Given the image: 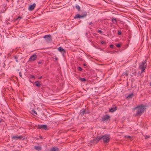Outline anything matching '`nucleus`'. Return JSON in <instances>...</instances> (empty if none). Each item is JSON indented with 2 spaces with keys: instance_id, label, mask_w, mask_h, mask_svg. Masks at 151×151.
Listing matches in <instances>:
<instances>
[{
  "instance_id": "39",
  "label": "nucleus",
  "mask_w": 151,
  "mask_h": 151,
  "mask_svg": "<svg viewBox=\"0 0 151 151\" xmlns=\"http://www.w3.org/2000/svg\"><path fill=\"white\" fill-rule=\"evenodd\" d=\"M38 64H42V62H39L38 63Z\"/></svg>"
},
{
  "instance_id": "9",
  "label": "nucleus",
  "mask_w": 151,
  "mask_h": 151,
  "mask_svg": "<svg viewBox=\"0 0 151 151\" xmlns=\"http://www.w3.org/2000/svg\"><path fill=\"white\" fill-rule=\"evenodd\" d=\"M146 67V65H140L139 67V68L142 70L141 71V73H142L145 71V69Z\"/></svg>"
},
{
  "instance_id": "14",
  "label": "nucleus",
  "mask_w": 151,
  "mask_h": 151,
  "mask_svg": "<svg viewBox=\"0 0 151 151\" xmlns=\"http://www.w3.org/2000/svg\"><path fill=\"white\" fill-rule=\"evenodd\" d=\"M40 81H37L35 82L34 84L37 87H39L40 86Z\"/></svg>"
},
{
  "instance_id": "24",
  "label": "nucleus",
  "mask_w": 151,
  "mask_h": 151,
  "mask_svg": "<svg viewBox=\"0 0 151 151\" xmlns=\"http://www.w3.org/2000/svg\"><path fill=\"white\" fill-rule=\"evenodd\" d=\"M79 80L83 82L86 81V79L84 78H81L79 79Z\"/></svg>"
},
{
  "instance_id": "25",
  "label": "nucleus",
  "mask_w": 151,
  "mask_h": 151,
  "mask_svg": "<svg viewBox=\"0 0 151 151\" xmlns=\"http://www.w3.org/2000/svg\"><path fill=\"white\" fill-rule=\"evenodd\" d=\"M14 58L15 59H16V61L17 62H18V57L17 56H14Z\"/></svg>"
},
{
  "instance_id": "37",
  "label": "nucleus",
  "mask_w": 151,
  "mask_h": 151,
  "mask_svg": "<svg viewBox=\"0 0 151 151\" xmlns=\"http://www.w3.org/2000/svg\"><path fill=\"white\" fill-rule=\"evenodd\" d=\"M114 47V46L112 45H110V47L111 48H113Z\"/></svg>"
},
{
  "instance_id": "5",
  "label": "nucleus",
  "mask_w": 151,
  "mask_h": 151,
  "mask_svg": "<svg viewBox=\"0 0 151 151\" xmlns=\"http://www.w3.org/2000/svg\"><path fill=\"white\" fill-rule=\"evenodd\" d=\"M110 116L108 115H106L103 116L102 118L101 121L103 122H107L110 120Z\"/></svg>"
},
{
  "instance_id": "4",
  "label": "nucleus",
  "mask_w": 151,
  "mask_h": 151,
  "mask_svg": "<svg viewBox=\"0 0 151 151\" xmlns=\"http://www.w3.org/2000/svg\"><path fill=\"white\" fill-rule=\"evenodd\" d=\"M99 136H97L95 138L93 139L91 141V143L93 144H96L98 143V142L100 140L99 139Z\"/></svg>"
},
{
  "instance_id": "36",
  "label": "nucleus",
  "mask_w": 151,
  "mask_h": 151,
  "mask_svg": "<svg viewBox=\"0 0 151 151\" xmlns=\"http://www.w3.org/2000/svg\"><path fill=\"white\" fill-rule=\"evenodd\" d=\"M98 32L99 33L102 34V31L101 30H98Z\"/></svg>"
},
{
  "instance_id": "46",
  "label": "nucleus",
  "mask_w": 151,
  "mask_h": 151,
  "mask_svg": "<svg viewBox=\"0 0 151 151\" xmlns=\"http://www.w3.org/2000/svg\"><path fill=\"white\" fill-rule=\"evenodd\" d=\"M55 59L56 60H57L58 59V58H55Z\"/></svg>"
},
{
  "instance_id": "20",
  "label": "nucleus",
  "mask_w": 151,
  "mask_h": 151,
  "mask_svg": "<svg viewBox=\"0 0 151 151\" xmlns=\"http://www.w3.org/2000/svg\"><path fill=\"white\" fill-rule=\"evenodd\" d=\"M82 18L86 17L87 15V13L86 12H84L81 15Z\"/></svg>"
},
{
  "instance_id": "23",
  "label": "nucleus",
  "mask_w": 151,
  "mask_h": 151,
  "mask_svg": "<svg viewBox=\"0 0 151 151\" xmlns=\"http://www.w3.org/2000/svg\"><path fill=\"white\" fill-rule=\"evenodd\" d=\"M75 7H76V9H77L78 10V11H80V7L79 5H76Z\"/></svg>"
},
{
  "instance_id": "45",
  "label": "nucleus",
  "mask_w": 151,
  "mask_h": 151,
  "mask_svg": "<svg viewBox=\"0 0 151 151\" xmlns=\"http://www.w3.org/2000/svg\"><path fill=\"white\" fill-rule=\"evenodd\" d=\"M40 139H42V136H40Z\"/></svg>"
},
{
  "instance_id": "38",
  "label": "nucleus",
  "mask_w": 151,
  "mask_h": 151,
  "mask_svg": "<svg viewBox=\"0 0 151 151\" xmlns=\"http://www.w3.org/2000/svg\"><path fill=\"white\" fill-rule=\"evenodd\" d=\"M150 138V137L149 136L146 135L145 136V139H147L148 138Z\"/></svg>"
},
{
  "instance_id": "30",
  "label": "nucleus",
  "mask_w": 151,
  "mask_h": 151,
  "mask_svg": "<svg viewBox=\"0 0 151 151\" xmlns=\"http://www.w3.org/2000/svg\"><path fill=\"white\" fill-rule=\"evenodd\" d=\"M118 35H120L122 34V32L121 30H118Z\"/></svg>"
},
{
  "instance_id": "10",
  "label": "nucleus",
  "mask_w": 151,
  "mask_h": 151,
  "mask_svg": "<svg viewBox=\"0 0 151 151\" xmlns=\"http://www.w3.org/2000/svg\"><path fill=\"white\" fill-rule=\"evenodd\" d=\"M49 151H59V149L57 147L54 146L51 148Z\"/></svg>"
},
{
  "instance_id": "12",
  "label": "nucleus",
  "mask_w": 151,
  "mask_h": 151,
  "mask_svg": "<svg viewBox=\"0 0 151 151\" xmlns=\"http://www.w3.org/2000/svg\"><path fill=\"white\" fill-rule=\"evenodd\" d=\"M58 49L59 51L63 54L65 52V50L61 47H59Z\"/></svg>"
},
{
  "instance_id": "22",
  "label": "nucleus",
  "mask_w": 151,
  "mask_h": 151,
  "mask_svg": "<svg viewBox=\"0 0 151 151\" xmlns=\"http://www.w3.org/2000/svg\"><path fill=\"white\" fill-rule=\"evenodd\" d=\"M128 71L127 70H126L125 72H124L122 74L123 76H128Z\"/></svg>"
},
{
  "instance_id": "43",
  "label": "nucleus",
  "mask_w": 151,
  "mask_h": 151,
  "mask_svg": "<svg viewBox=\"0 0 151 151\" xmlns=\"http://www.w3.org/2000/svg\"><path fill=\"white\" fill-rule=\"evenodd\" d=\"M93 24V23L92 22H90L89 23V25H91Z\"/></svg>"
},
{
  "instance_id": "42",
  "label": "nucleus",
  "mask_w": 151,
  "mask_h": 151,
  "mask_svg": "<svg viewBox=\"0 0 151 151\" xmlns=\"http://www.w3.org/2000/svg\"><path fill=\"white\" fill-rule=\"evenodd\" d=\"M42 76H41L39 77V78H38V79H42Z\"/></svg>"
},
{
  "instance_id": "2",
  "label": "nucleus",
  "mask_w": 151,
  "mask_h": 151,
  "mask_svg": "<svg viewBox=\"0 0 151 151\" xmlns=\"http://www.w3.org/2000/svg\"><path fill=\"white\" fill-rule=\"evenodd\" d=\"M99 139L100 140L103 139L104 143H107L110 140V135L105 134L102 136H99Z\"/></svg>"
},
{
  "instance_id": "1",
  "label": "nucleus",
  "mask_w": 151,
  "mask_h": 151,
  "mask_svg": "<svg viewBox=\"0 0 151 151\" xmlns=\"http://www.w3.org/2000/svg\"><path fill=\"white\" fill-rule=\"evenodd\" d=\"M146 109L145 106L142 105L138 106L134 108V110L137 109L135 116H140L144 112V111Z\"/></svg>"
},
{
  "instance_id": "32",
  "label": "nucleus",
  "mask_w": 151,
  "mask_h": 151,
  "mask_svg": "<svg viewBox=\"0 0 151 151\" xmlns=\"http://www.w3.org/2000/svg\"><path fill=\"white\" fill-rule=\"evenodd\" d=\"M121 46V45L120 44H118L116 45V47H119Z\"/></svg>"
},
{
  "instance_id": "7",
  "label": "nucleus",
  "mask_w": 151,
  "mask_h": 151,
  "mask_svg": "<svg viewBox=\"0 0 151 151\" xmlns=\"http://www.w3.org/2000/svg\"><path fill=\"white\" fill-rule=\"evenodd\" d=\"M37 129H43L44 130L47 129V126L46 125H38Z\"/></svg>"
},
{
  "instance_id": "17",
  "label": "nucleus",
  "mask_w": 151,
  "mask_h": 151,
  "mask_svg": "<svg viewBox=\"0 0 151 151\" xmlns=\"http://www.w3.org/2000/svg\"><path fill=\"white\" fill-rule=\"evenodd\" d=\"M34 149L38 151L41 150H42V147L40 146H35L34 147Z\"/></svg>"
},
{
  "instance_id": "29",
  "label": "nucleus",
  "mask_w": 151,
  "mask_h": 151,
  "mask_svg": "<svg viewBox=\"0 0 151 151\" xmlns=\"http://www.w3.org/2000/svg\"><path fill=\"white\" fill-rule=\"evenodd\" d=\"M127 138L129 139H132V137L130 136H126Z\"/></svg>"
},
{
  "instance_id": "27",
  "label": "nucleus",
  "mask_w": 151,
  "mask_h": 151,
  "mask_svg": "<svg viewBox=\"0 0 151 151\" xmlns=\"http://www.w3.org/2000/svg\"><path fill=\"white\" fill-rule=\"evenodd\" d=\"M83 69L81 67H79L78 68V70L79 71H82Z\"/></svg>"
},
{
  "instance_id": "13",
  "label": "nucleus",
  "mask_w": 151,
  "mask_h": 151,
  "mask_svg": "<svg viewBox=\"0 0 151 151\" xmlns=\"http://www.w3.org/2000/svg\"><path fill=\"white\" fill-rule=\"evenodd\" d=\"M23 138V136H13L12 137L13 139H15L16 140H17L18 139H22Z\"/></svg>"
},
{
  "instance_id": "44",
  "label": "nucleus",
  "mask_w": 151,
  "mask_h": 151,
  "mask_svg": "<svg viewBox=\"0 0 151 151\" xmlns=\"http://www.w3.org/2000/svg\"><path fill=\"white\" fill-rule=\"evenodd\" d=\"M83 65L84 66H86V64L85 63H84L83 64Z\"/></svg>"
},
{
  "instance_id": "31",
  "label": "nucleus",
  "mask_w": 151,
  "mask_h": 151,
  "mask_svg": "<svg viewBox=\"0 0 151 151\" xmlns=\"http://www.w3.org/2000/svg\"><path fill=\"white\" fill-rule=\"evenodd\" d=\"M30 78H35V76L33 75H30Z\"/></svg>"
},
{
  "instance_id": "6",
  "label": "nucleus",
  "mask_w": 151,
  "mask_h": 151,
  "mask_svg": "<svg viewBox=\"0 0 151 151\" xmlns=\"http://www.w3.org/2000/svg\"><path fill=\"white\" fill-rule=\"evenodd\" d=\"M89 112L88 111L84 109H82L80 111L79 115L81 116L85 114H88L89 113Z\"/></svg>"
},
{
  "instance_id": "41",
  "label": "nucleus",
  "mask_w": 151,
  "mask_h": 151,
  "mask_svg": "<svg viewBox=\"0 0 151 151\" xmlns=\"http://www.w3.org/2000/svg\"><path fill=\"white\" fill-rule=\"evenodd\" d=\"M2 120L3 119L0 118V123L2 121Z\"/></svg>"
},
{
  "instance_id": "21",
  "label": "nucleus",
  "mask_w": 151,
  "mask_h": 151,
  "mask_svg": "<svg viewBox=\"0 0 151 151\" xmlns=\"http://www.w3.org/2000/svg\"><path fill=\"white\" fill-rule=\"evenodd\" d=\"M133 93H131L130 94H129L128 95L127 98H132L133 96Z\"/></svg>"
},
{
  "instance_id": "34",
  "label": "nucleus",
  "mask_w": 151,
  "mask_h": 151,
  "mask_svg": "<svg viewBox=\"0 0 151 151\" xmlns=\"http://www.w3.org/2000/svg\"><path fill=\"white\" fill-rule=\"evenodd\" d=\"M101 43L102 44V45H103V44H106V42H104V41H101Z\"/></svg>"
},
{
  "instance_id": "19",
  "label": "nucleus",
  "mask_w": 151,
  "mask_h": 151,
  "mask_svg": "<svg viewBox=\"0 0 151 151\" xmlns=\"http://www.w3.org/2000/svg\"><path fill=\"white\" fill-rule=\"evenodd\" d=\"M82 18L81 16V15H79L78 14H77L75 15V16L74 17V18L75 19L78 18Z\"/></svg>"
},
{
  "instance_id": "35",
  "label": "nucleus",
  "mask_w": 151,
  "mask_h": 151,
  "mask_svg": "<svg viewBox=\"0 0 151 151\" xmlns=\"http://www.w3.org/2000/svg\"><path fill=\"white\" fill-rule=\"evenodd\" d=\"M32 111L33 113L35 114H37V112L36 111H35V110H32Z\"/></svg>"
},
{
  "instance_id": "15",
  "label": "nucleus",
  "mask_w": 151,
  "mask_h": 151,
  "mask_svg": "<svg viewBox=\"0 0 151 151\" xmlns=\"http://www.w3.org/2000/svg\"><path fill=\"white\" fill-rule=\"evenodd\" d=\"M117 109V107H112L109 109V111L110 112H113L115 111Z\"/></svg>"
},
{
  "instance_id": "40",
  "label": "nucleus",
  "mask_w": 151,
  "mask_h": 151,
  "mask_svg": "<svg viewBox=\"0 0 151 151\" xmlns=\"http://www.w3.org/2000/svg\"><path fill=\"white\" fill-rule=\"evenodd\" d=\"M19 76L20 77H22V73L20 72L19 73Z\"/></svg>"
},
{
  "instance_id": "3",
  "label": "nucleus",
  "mask_w": 151,
  "mask_h": 151,
  "mask_svg": "<svg viewBox=\"0 0 151 151\" xmlns=\"http://www.w3.org/2000/svg\"><path fill=\"white\" fill-rule=\"evenodd\" d=\"M43 38L47 43L51 42L52 40L51 35H45L44 36Z\"/></svg>"
},
{
  "instance_id": "18",
  "label": "nucleus",
  "mask_w": 151,
  "mask_h": 151,
  "mask_svg": "<svg viewBox=\"0 0 151 151\" xmlns=\"http://www.w3.org/2000/svg\"><path fill=\"white\" fill-rule=\"evenodd\" d=\"M2 3H4V4H3V6H4V7H6V2H8L9 1L8 0H3L2 1Z\"/></svg>"
},
{
  "instance_id": "28",
  "label": "nucleus",
  "mask_w": 151,
  "mask_h": 151,
  "mask_svg": "<svg viewBox=\"0 0 151 151\" xmlns=\"http://www.w3.org/2000/svg\"><path fill=\"white\" fill-rule=\"evenodd\" d=\"M22 18V17H21L20 16H19L18 18H16V19L15 20L17 21V20H19L20 19H21Z\"/></svg>"
},
{
  "instance_id": "33",
  "label": "nucleus",
  "mask_w": 151,
  "mask_h": 151,
  "mask_svg": "<svg viewBox=\"0 0 151 151\" xmlns=\"http://www.w3.org/2000/svg\"><path fill=\"white\" fill-rule=\"evenodd\" d=\"M12 53V52H10L9 53H8L7 54L8 56L9 57V56H10L11 55V54Z\"/></svg>"
},
{
  "instance_id": "47",
  "label": "nucleus",
  "mask_w": 151,
  "mask_h": 151,
  "mask_svg": "<svg viewBox=\"0 0 151 151\" xmlns=\"http://www.w3.org/2000/svg\"><path fill=\"white\" fill-rule=\"evenodd\" d=\"M150 86H151V83H150Z\"/></svg>"
},
{
  "instance_id": "8",
  "label": "nucleus",
  "mask_w": 151,
  "mask_h": 151,
  "mask_svg": "<svg viewBox=\"0 0 151 151\" xmlns=\"http://www.w3.org/2000/svg\"><path fill=\"white\" fill-rule=\"evenodd\" d=\"M37 58V56L36 54H34L31 56L29 59V61H34Z\"/></svg>"
},
{
  "instance_id": "16",
  "label": "nucleus",
  "mask_w": 151,
  "mask_h": 151,
  "mask_svg": "<svg viewBox=\"0 0 151 151\" xmlns=\"http://www.w3.org/2000/svg\"><path fill=\"white\" fill-rule=\"evenodd\" d=\"M112 19V22H113V23H114L116 24H117V19H116L114 18V17H112L111 18Z\"/></svg>"
},
{
  "instance_id": "26",
  "label": "nucleus",
  "mask_w": 151,
  "mask_h": 151,
  "mask_svg": "<svg viewBox=\"0 0 151 151\" xmlns=\"http://www.w3.org/2000/svg\"><path fill=\"white\" fill-rule=\"evenodd\" d=\"M146 60H145V61L142 62L140 65H145V64L146 63Z\"/></svg>"
},
{
  "instance_id": "11",
  "label": "nucleus",
  "mask_w": 151,
  "mask_h": 151,
  "mask_svg": "<svg viewBox=\"0 0 151 151\" xmlns=\"http://www.w3.org/2000/svg\"><path fill=\"white\" fill-rule=\"evenodd\" d=\"M36 6V4L35 3L33 4L32 5L30 6L29 8V10L32 11L33 10Z\"/></svg>"
}]
</instances>
